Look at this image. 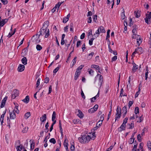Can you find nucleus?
Wrapping results in <instances>:
<instances>
[{"mask_svg":"<svg viewBox=\"0 0 151 151\" xmlns=\"http://www.w3.org/2000/svg\"><path fill=\"white\" fill-rule=\"evenodd\" d=\"M25 66L24 65L19 64L17 70L19 72H22L24 69Z\"/></svg>","mask_w":151,"mask_h":151,"instance_id":"8","label":"nucleus"},{"mask_svg":"<svg viewBox=\"0 0 151 151\" xmlns=\"http://www.w3.org/2000/svg\"><path fill=\"white\" fill-rule=\"evenodd\" d=\"M49 141L50 142L52 143L53 144H55L56 143V140L54 138H51L50 140Z\"/></svg>","mask_w":151,"mask_h":151,"instance_id":"43","label":"nucleus"},{"mask_svg":"<svg viewBox=\"0 0 151 151\" xmlns=\"http://www.w3.org/2000/svg\"><path fill=\"white\" fill-rule=\"evenodd\" d=\"M126 127V124L122 123L119 128L118 129L119 132H122L123 130H124Z\"/></svg>","mask_w":151,"mask_h":151,"instance_id":"10","label":"nucleus"},{"mask_svg":"<svg viewBox=\"0 0 151 151\" xmlns=\"http://www.w3.org/2000/svg\"><path fill=\"white\" fill-rule=\"evenodd\" d=\"M28 128L27 127H25L23 129L22 131V132L23 133H25L27 132L28 131Z\"/></svg>","mask_w":151,"mask_h":151,"instance_id":"42","label":"nucleus"},{"mask_svg":"<svg viewBox=\"0 0 151 151\" xmlns=\"http://www.w3.org/2000/svg\"><path fill=\"white\" fill-rule=\"evenodd\" d=\"M94 54V52H92L90 53H89L88 54V58L89 60L91 59L92 58V57L93 56Z\"/></svg>","mask_w":151,"mask_h":151,"instance_id":"28","label":"nucleus"},{"mask_svg":"<svg viewBox=\"0 0 151 151\" xmlns=\"http://www.w3.org/2000/svg\"><path fill=\"white\" fill-rule=\"evenodd\" d=\"M16 149H17V151H20L22 149V147H20V145L17 146Z\"/></svg>","mask_w":151,"mask_h":151,"instance_id":"64","label":"nucleus"},{"mask_svg":"<svg viewBox=\"0 0 151 151\" xmlns=\"http://www.w3.org/2000/svg\"><path fill=\"white\" fill-rule=\"evenodd\" d=\"M1 1L4 5L7 4L8 3V1L7 0H1Z\"/></svg>","mask_w":151,"mask_h":151,"instance_id":"52","label":"nucleus"},{"mask_svg":"<svg viewBox=\"0 0 151 151\" xmlns=\"http://www.w3.org/2000/svg\"><path fill=\"white\" fill-rule=\"evenodd\" d=\"M38 34L33 36L31 38V41L35 43L36 44L40 42V39L37 37Z\"/></svg>","mask_w":151,"mask_h":151,"instance_id":"3","label":"nucleus"},{"mask_svg":"<svg viewBox=\"0 0 151 151\" xmlns=\"http://www.w3.org/2000/svg\"><path fill=\"white\" fill-rule=\"evenodd\" d=\"M142 39L141 37L140 36L138 35L137 37V44L138 45V46L140 45V44H141V43H142Z\"/></svg>","mask_w":151,"mask_h":151,"instance_id":"9","label":"nucleus"},{"mask_svg":"<svg viewBox=\"0 0 151 151\" xmlns=\"http://www.w3.org/2000/svg\"><path fill=\"white\" fill-rule=\"evenodd\" d=\"M146 18L149 20H150L151 19V12H149V13L146 14Z\"/></svg>","mask_w":151,"mask_h":151,"instance_id":"22","label":"nucleus"},{"mask_svg":"<svg viewBox=\"0 0 151 151\" xmlns=\"http://www.w3.org/2000/svg\"><path fill=\"white\" fill-rule=\"evenodd\" d=\"M68 141L67 140V138H65V140L64 141V145L65 147H68Z\"/></svg>","mask_w":151,"mask_h":151,"instance_id":"25","label":"nucleus"},{"mask_svg":"<svg viewBox=\"0 0 151 151\" xmlns=\"http://www.w3.org/2000/svg\"><path fill=\"white\" fill-rule=\"evenodd\" d=\"M99 30L100 32L101 33H105L106 32L104 28L102 26H100L99 28Z\"/></svg>","mask_w":151,"mask_h":151,"instance_id":"18","label":"nucleus"},{"mask_svg":"<svg viewBox=\"0 0 151 151\" xmlns=\"http://www.w3.org/2000/svg\"><path fill=\"white\" fill-rule=\"evenodd\" d=\"M59 69V68L58 67L56 68L53 71V73H56V72L58 71Z\"/></svg>","mask_w":151,"mask_h":151,"instance_id":"62","label":"nucleus"},{"mask_svg":"<svg viewBox=\"0 0 151 151\" xmlns=\"http://www.w3.org/2000/svg\"><path fill=\"white\" fill-rule=\"evenodd\" d=\"M81 73V72H76V71L75 74V76H74V79L75 80H76L78 78L79 76L80 75Z\"/></svg>","mask_w":151,"mask_h":151,"instance_id":"13","label":"nucleus"},{"mask_svg":"<svg viewBox=\"0 0 151 151\" xmlns=\"http://www.w3.org/2000/svg\"><path fill=\"white\" fill-rule=\"evenodd\" d=\"M56 115L55 112V111H53L52 116V121H54L55 119L56 118Z\"/></svg>","mask_w":151,"mask_h":151,"instance_id":"33","label":"nucleus"},{"mask_svg":"<svg viewBox=\"0 0 151 151\" xmlns=\"http://www.w3.org/2000/svg\"><path fill=\"white\" fill-rule=\"evenodd\" d=\"M128 119V118L127 117L125 118L123 120V123H124V124H126V123H127V122Z\"/></svg>","mask_w":151,"mask_h":151,"instance_id":"59","label":"nucleus"},{"mask_svg":"<svg viewBox=\"0 0 151 151\" xmlns=\"http://www.w3.org/2000/svg\"><path fill=\"white\" fill-rule=\"evenodd\" d=\"M145 22L147 24H149L151 23V20H149L146 18H145Z\"/></svg>","mask_w":151,"mask_h":151,"instance_id":"47","label":"nucleus"},{"mask_svg":"<svg viewBox=\"0 0 151 151\" xmlns=\"http://www.w3.org/2000/svg\"><path fill=\"white\" fill-rule=\"evenodd\" d=\"M135 52L139 54H142L143 52V50L141 47H137L135 49Z\"/></svg>","mask_w":151,"mask_h":151,"instance_id":"7","label":"nucleus"},{"mask_svg":"<svg viewBox=\"0 0 151 151\" xmlns=\"http://www.w3.org/2000/svg\"><path fill=\"white\" fill-rule=\"evenodd\" d=\"M91 138L88 135H81V137L78 138V139L81 143L83 144L88 142Z\"/></svg>","mask_w":151,"mask_h":151,"instance_id":"2","label":"nucleus"},{"mask_svg":"<svg viewBox=\"0 0 151 151\" xmlns=\"http://www.w3.org/2000/svg\"><path fill=\"white\" fill-rule=\"evenodd\" d=\"M124 90L123 88H122L121 89L120 93L119 95L120 97H122L123 96V93Z\"/></svg>","mask_w":151,"mask_h":151,"instance_id":"60","label":"nucleus"},{"mask_svg":"<svg viewBox=\"0 0 151 151\" xmlns=\"http://www.w3.org/2000/svg\"><path fill=\"white\" fill-rule=\"evenodd\" d=\"M73 23H71L70 25V30L71 31H73Z\"/></svg>","mask_w":151,"mask_h":151,"instance_id":"34","label":"nucleus"},{"mask_svg":"<svg viewBox=\"0 0 151 151\" xmlns=\"http://www.w3.org/2000/svg\"><path fill=\"white\" fill-rule=\"evenodd\" d=\"M5 24V22L2 20L1 21H0V29L1 27L3 26Z\"/></svg>","mask_w":151,"mask_h":151,"instance_id":"50","label":"nucleus"},{"mask_svg":"<svg viewBox=\"0 0 151 151\" xmlns=\"http://www.w3.org/2000/svg\"><path fill=\"white\" fill-rule=\"evenodd\" d=\"M49 29L47 28L42 27L40 29L38 35V38L40 35H45V37L47 38L50 35Z\"/></svg>","mask_w":151,"mask_h":151,"instance_id":"1","label":"nucleus"},{"mask_svg":"<svg viewBox=\"0 0 151 151\" xmlns=\"http://www.w3.org/2000/svg\"><path fill=\"white\" fill-rule=\"evenodd\" d=\"M116 116L115 117V121L116 120L117 118H119L121 116V109L120 108H119L118 106L117 107V108L116 110Z\"/></svg>","mask_w":151,"mask_h":151,"instance_id":"4","label":"nucleus"},{"mask_svg":"<svg viewBox=\"0 0 151 151\" xmlns=\"http://www.w3.org/2000/svg\"><path fill=\"white\" fill-rule=\"evenodd\" d=\"M30 112H27L24 115V118L26 119H27L30 116Z\"/></svg>","mask_w":151,"mask_h":151,"instance_id":"21","label":"nucleus"},{"mask_svg":"<svg viewBox=\"0 0 151 151\" xmlns=\"http://www.w3.org/2000/svg\"><path fill=\"white\" fill-rule=\"evenodd\" d=\"M73 145H71V147H70V150H71V151H73L75 149V146H74V142H73Z\"/></svg>","mask_w":151,"mask_h":151,"instance_id":"61","label":"nucleus"},{"mask_svg":"<svg viewBox=\"0 0 151 151\" xmlns=\"http://www.w3.org/2000/svg\"><path fill=\"white\" fill-rule=\"evenodd\" d=\"M96 111L95 109L93 108H92L91 109H89L88 110V112L90 113H92L95 112Z\"/></svg>","mask_w":151,"mask_h":151,"instance_id":"30","label":"nucleus"},{"mask_svg":"<svg viewBox=\"0 0 151 151\" xmlns=\"http://www.w3.org/2000/svg\"><path fill=\"white\" fill-rule=\"evenodd\" d=\"M129 126V129H132L134 127V121H132V123L131 124H127Z\"/></svg>","mask_w":151,"mask_h":151,"instance_id":"20","label":"nucleus"},{"mask_svg":"<svg viewBox=\"0 0 151 151\" xmlns=\"http://www.w3.org/2000/svg\"><path fill=\"white\" fill-rule=\"evenodd\" d=\"M7 98H8L7 96H5V97L2 100L1 102L4 103H6V100L7 99Z\"/></svg>","mask_w":151,"mask_h":151,"instance_id":"49","label":"nucleus"},{"mask_svg":"<svg viewBox=\"0 0 151 151\" xmlns=\"http://www.w3.org/2000/svg\"><path fill=\"white\" fill-rule=\"evenodd\" d=\"M48 122H47L45 125V130H47V131H45V132L47 133L48 132L49 129H48V127H49V124H48Z\"/></svg>","mask_w":151,"mask_h":151,"instance_id":"29","label":"nucleus"},{"mask_svg":"<svg viewBox=\"0 0 151 151\" xmlns=\"http://www.w3.org/2000/svg\"><path fill=\"white\" fill-rule=\"evenodd\" d=\"M59 125L60 132L61 134H62L63 129L61 127V121L60 120H59Z\"/></svg>","mask_w":151,"mask_h":151,"instance_id":"32","label":"nucleus"},{"mask_svg":"<svg viewBox=\"0 0 151 151\" xmlns=\"http://www.w3.org/2000/svg\"><path fill=\"white\" fill-rule=\"evenodd\" d=\"M134 14L135 15V16L136 18H138L140 16L139 13H138V12H137L136 11H134Z\"/></svg>","mask_w":151,"mask_h":151,"instance_id":"41","label":"nucleus"},{"mask_svg":"<svg viewBox=\"0 0 151 151\" xmlns=\"http://www.w3.org/2000/svg\"><path fill=\"white\" fill-rule=\"evenodd\" d=\"M110 43L108 45V48H109V52H110V53H112V52L113 50L111 49V47L110 46Z\"/></svg>","mask_w":151,"mask_h":151,"instance_id":"55","label":"nucleus"},{"mask_svg":"<svg viewBox=\"0 0 151 151\" xmlns=\"http://www.w3.org/2000/svg\"><path fill=\"white\" fill-rule=\"evenodd\" d=\"M133 103V101H129L128 103V106L129 107V108L130 106H132V105Z\"/></svg>","mask_w":151,"mask_h":151,"instance_id":"54","label":"nucleus"},{"mask_svg":"<svg viewBox=\"0 0 151 151\" xmlns=\"http://www.w3.org/2000/svg\"><path fill=\"white\" fill-rule=\"evenodd\" d=\"M102 122L101 121H99L96 124V127L98 128L102 124Z\"/></svg>","mask_w":151,"mask_h":151,"instance_id":"24","label":"nucleus"},{"mask_svg":"<svg viewBox=\"0 0 151 151\" xmlns=\"http://www.w3.org/2000/svg\"><path fill=\"white\" fill-rule=\"evenodd\" d=\"M147 146L149 150L151 151V142L150 141H148L147 143Z\"/></svg>","mask_w":151,"mask_h":151,"instance_id":"27","label":"nucleus"},{"mask_svg":"<svg viewBox=\"0 0 151 151\" xmlns=\"http://www.w3.org/2000/svg\"><path fill=\"white\" fill-rule=\"evenodd\" d=\"M99 76V86L100 88H101V87L103 82V78L102 75L99 74H98L97 75V76Z\"/></svg>","mask_w":151,"mask_h":151,"instance_id":"5","label":"nucleus"},{"mask_svg":"<svg viewBox=\"0 0 151 151\" xmlns=\"http://www.w3.org/2000/svg\"><path fill=\"white\" fill-rule=\"evenodd\" d=\"M132 64L133 65V67L132 72L134 73L137 70L138 68V66L134 62L132 63Z\"/></svg>","mask_w":151,"mask_h":151,"instance_id":"6","label":"nucleus"},{"mask_svg":"<svg viewBox=\"0 0 151 151\" xmlns=\"http://www.w3.org/2000/svg\"><path fill=\"white\" fill-rule=\"evenodd\" d=\"M27 58L25 57H24L22 59V63L24 65H26L27 63Z\"/></svg>","mask_w":151,"mask_h":151,"instance_id":"15","label":"nucleus"},{"mask_svg":"<svg viewBox=\"0 0 151 151\" xmlns=\"http://www.w3.org/2000/svg\"><path fill=\"white\" fill-rule=\"evenodd\" d=\"M81 94L82 97L84 99H85L86 97L82 89H81Z\"/></svg>","mask_w":151,"mask_h":151,"instance_id":"58","label":"nucleus"},{"mask_svg":"<svg viewBox=\"0 0 151 151\" xmlns=\"http://www.w3.org/2000/svg\"><path fill=\"white\" fill-rule=\"evenodd\" d=\"M49 81V78L48 77H46L45 79V81H44V83H48Z\"/></svg>","mask_w":151,"mask_h":151,"instance_id":"53","label":"nucleus"},{"mask_svg":"<svg viewBox=\"0 0 151 151\" xmlns=\"http://www.w3.org/2000/svg\"><path fill=\"white\" fill-rule=\"evenodd\" d=\"M63 2V1L61 2L60 3V2H59L57 4H56L55 6L54 7V8L55 9L58 8V9L59 8L60 6V5Z\"/></svg>","mask_w":151,"mask_h":151,"instance_id":"23","label":"nucleus"},{"mask_svg":"<svg viewBox=\"0 0 151 151\" xmlns=\"http://www.w3.org/2000/svg\"><path fill=\"white\" fill-rule=\"evenodd\" d=\"M122 19L124 20L125 18V16L124 14V9H123V12L122 13Z\"/></svg>","mask_w":151,"mask_h":151,"instance_id":"40","label":"nucleus"},{"mask_svg":"<svg viewBox=\"0 0 151 151\" xmlns=\"http://www.w3.org/2000/svg\"><path fill=\"white\" fill-rule=\"evenodd\" d=\"M10 117L11 119H14L16 118V114L13 111L10 114Z\"/></svg>","mask_w":151,"mask_h":151,"instance_id":"12","label":"nucleus"},{"mask_svg":"<svg viewBox=\"0 0 151 151\" xmlns=\"http://www.w3.org/2000/svg\"><path fill=\"white\" fill-rule=\"evenodd\" d=\"M110 32V30L109 29L108 30L107 32V35L106 36V39L107 40V39L110 37V35L109 33Z\"/></svg>","mask_w":151,"mask_h":151,"instance_id":"45","label":"nucleus"},{"mask_svg":"<svg viewBox=\"0 0 151 151\" xmlns=\"http://www.w3.org/2000/svg\"><path fill=\"white\" fill-rule=\"evenodd\" d=\"M49 25V22L48 21H45L43 24V27H44L47 28Z\"/></svg>","mask_w":151,"mask_h":151,"instance_id":"19","label":"nucleus"},{"mask_svg":"<svg viewBox=\"0 0 151 151\" xmlns=\"http://www.w3.org/2000/svg\"><path fill=\"white\" fill-rule=\"evenodd\" d=\"M36 48L38 51H40L42 49V47L40 45L38 44L37 45Z\"/></svg>","mask_w":151,"mask_h":151,"instance_id":"31","label":"nucleus"},{"mask_svg":"<svg viewBox=\"0 0 151 151\" xmlns=\"http://www.w3.org/2000/svg\"><path fill=\"white\" fill-rule=\"evenodd\" d=\"M68 18H66V17H64L63 19V22L65 23H66L68 21Z\"/></svg>","mask_w":151,"mask_h":151,"instance_id":"63","label":"nucleus"},{"mask_svg":"<svg viewBox=\"0 0 151 151\" xmlns=\"http://www.w3.org/2000/svg\"><path fill=\"white\" fill-rule=\"evenodd\" d=\"M78 116L80 118H82L83 116V114L82 111L80 110H78Z\"/></svg>","mask_w":151,"mask_h":151,"instance_id":"17","label":"nucleus"},{"mask_svg":"<svg viewBox=\"0 0 151 151\" xmlns=\"http://www.w3.org/2000/svg\"><path fill=\"white\" fill-rule=\"evenodd\" d=\"M91 68H95L96 70H98V68H99V66L97 65L93 64L91 65Z\"/></svg>","mask_w":151,"mask_h":151,"instance_id":"35","label":"nucleus"},{"mask_svg":"<svg viewBox=\"0 0 151 151\" xmlns=\"http://www.w3.org/2000/svg\"><path fill=\"white\" fill-rule=\"evenodd\" d=\"M123 112L122 113H123L124 112V113H127V106H124L122 109Z\"/></svg>","mask_w":151,"mask_h":151,"instance_id":"38","label":"nucleus"},{"mask_svg":"<svg viewBox=\"0 0 151 151\" xmlns=\"http://www.w3.org/2000/svg\"><path fill=\"white\" fill-rule=\"evenodd\" d=\"M134 138H133L131 137V138L129 140V144H132L134 141Z\"/></svg>","mask_w":151,"mask_h":151,"instance_id":"37","label":"nucleus"},{"mask_svg":"<svg viewBox=\"0 0 151 151\" xmlns=\"http://www.w3.org/2000/svg\"><path fill=\"white\" fill-rule=\"evenodd\" d=\"M107 4H110V3L112 2L113 3L112 5L111 8H113V6L114 4V0H107Z\"/></svg>","mask_w":151,"mask_h":151,"instance_id":"26","label":"nucleus"},{"mask_svg":"<svg viewBox=\"0 0 151 151\" xmlns=\"http://www.w3.org/2000/svg\"><path fill=\"white\" fill-rule=\"evenodd\" d=\"M137 145L136 144L134 145L133 148L132 149V151H135L137 150Z\"/></svg>","mask_w":151,"mask_h":151,"instance_id":"57","label":"nucleus"},{"mask_svg":"<svg viewBox=\"0 0 151 151\" xmlns=\"http://www.w3.org/2000/svg\"><path fill=\"white\" fill-rule=\"evenodd\" d=\"M137 139L139 142H140L141 141V137L140 134L137 135Z\"/></svg>","mask_w":151,"mask_h":151,"instance_id":"56","label":"nucleus"},{"mask_svg":"<svg viewBox=\"0 0 151 151\" xmlns=\"http://www.w3.org/2000/svg\"><path fill=\"white\" fill-rule=\"evenodd\" d=\"M18 96V95H17V94H14V93H13V94H12V99H14L17 96Z\"/></svg>","mask_w":151,"mask_h":151,"instance_id":"51","label":"nucleus"},{"mask_svg":"<svg viewBox=\"0 0 151 151\" xmlns=\"http://www.w3.org/2000/svg\"><path fill=\"white\" fill-rule=\"evenodd\" d=\"M4 115H1V118H0V121L1 122V125H2L3 123V121L4 119Z\"/></svg>","mask_w":151,"mask_h":151,"instance_id":"46","label":"nucleus"},{"mask_svg":"<svg viewBox=\"0 0 151 151\" xmlns=\"http://www.w3.org/2000/svg\"><path fill=\"white\" fill-rule=\"evenodd\" d=\"M139 113V108L138 107H136L135 109V113L137 114Z\"/></svg>","mask_w":151,"mask_h":151,"instance_id":"48","label":"nucleus"},{"mask_svg":"<svg viewBox=\"0 0 151 151\" xmlns=\"http://www.w3.org/2000/svg\"><path fill=\"white\" fill-rule=\"evenodd\" d=\"M146 71H147L146 72L145 74V80H147L148 78V73L147 67V68L146 69Z\"/></svg>","mask_w":151,"mask_h":151,"instance_id":"44","label":"nucleus"},{"mask_svg":"<svg viewBox=\"0 0 151 151\" xmlns=\"http://www.w3.org/2000/svg\"><path fill=\"white\" fill-rule=\"evenodd\" d=\"M30 141L32 142V143L30 145V148L31 150H33L35 147V142H34L33 140H30Z\"/></svg>","mask_w":151,"mask_h":151,"instance_id":"16","label":"nucleus"},{"mask_svg":"<svg viewBox=\"0 0 151 151\" xmlns=\"http://www.w3.org/2000/svg\"><path fill=\"white\" fill-rule=\"evenodd\" d=\"M88 70H89V73L91 76L93 75V73L94 72L93 70L91 69H88Z\"/></svg>","mask_w":151,"mask_h":151,"instance_id":"39","label":"nucleus"},{"mask_svg":"<svg viewBox=\"0 0 151 151\" xmlns=\"http://www.w3.org/2000/svg\"><path fill=\"white\" fill-rule=\"evenodd\" d=\"M29 96H27L26 97L25 99L22 100V101L26 103H28L29 101Z\"/></svg>","mask_w":151,"mask_h":151,"instance_id":"14","label":"nucleus"},{"mask_svg":"<svg viewBox=\"0 0 151 151\" xmlns=\"http://www.w3.org/2000/svg\"><path fill=\"white\" fill-rule=\"evenodd\" d=\"M84 66L83 65H82L80 66L78 68L76 69V72L80 71H79V70H81L83 68Z\"/></svg>","mask_w":151,"mask_h":151,"instance_id":"36","label":"nucleus"},{"mask_svg":"<svg viewBox=\"0 0 151 151\" xmlns=\"http://www.w3.org/2000/svg\"><path fill=\"white\" fill-rule=\"evenodd\" d=\"M47 116L46 114H44L40 118V120L42 122H43L45 121L46 120Z\"/></svg>","mask_w":151,"mask_h":151,"instance_id":"11","label":"nucleus"}]
</instances>
